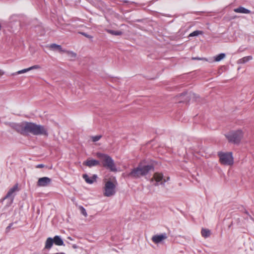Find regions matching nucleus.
I'll return each mask as SVG.
<instances>
[{
    "mask_svg": "<svg viewBox=\"0 0 254 254\" xmlns=\"http://www.w3.org/2000/svg\"><path fill=\"white\" fill-rule=\"evenodd\" d=\"M54 243L57 246H63L64 242L62 239L59 236H56L53 239Z\"/></svg>",
    "mask_w": 254,
    "mask_h": 254,
    "instance_id": "obj_15",
    "label": "nucleus"
},
{
    "mask_svg": "<svg viewBox=\"0 0 254 254\" xmlns=\"http://www.w3.org/2000/svg\"><path fill=\"white\" fill-rule=\"evenodd\" d=\"M60 254H64V253H61Z\"/></svg>",
    "mask_w": 254,
    "mask_h": 254,
    "instance_id": "obj_31",
    "label": "nucleus"
},
{
    "mask_svg": "<svg viewBox=\"0 0 254 254\" xmlns=\"http://www.w3.org/2000/svg\"><path fill=\"white\" fill-rule=\"evenodd\" d=\"M244 131L242 129L233 130L225 134L228 141L234 144H239L243 139Z\"/></svg>",
    "mask_w": 254,
    "mask_h": 254,
    "instance_id": "obj_5",
    "label": "nucleus"
},
{
    "mask_svg": "<svg viewBox=\"0 0 254 254\" xmlns=\"http://www.w3.org/2000/svg\"><path fill=\"white\" fill-rule=\"evenodd\" d=\"M107 32L112 35L116 36L121 35L123 34L122 32L120 31H114L110 29H107Z\"/></svg>",
    "mask_w": 254,
    "mask_h": 254,
    "instance_id": "obj_20",
    "label": "nucleus"
},
{
    "mask_svg": "<svg viewBox=\"0 0 254 254\" xmlns=\"http://www.w3.org/2000/svg\"><path fill=\"white\" fill-rule=\"evenodd\" d=\"M234 11L237 13H250V10L244 7H240L234 9Z\"/></svg>",
    "mask_w": 254,
    "mask_h": 254,
    "instance_id": "obj_18",
    "label": "nucleus"
},
{
    "mask_svg": "<svg viewBox=\"0 0 254 254\" xmlns=\"http://www.w3.org/2000/svg\"><path fill=\"white\" fill-rule=\"evenodd\" d=\"M72 248H74V249H76L77 248V246L75 245H73L72 246Z\"/></svg>",
    "mask_w": 254,
    "mask_h": 254,
    "instance_id": "obj_30",
    "label": "nucleus"
},
{
    "mask_svg": "<svg viewBox=\"0 0 254 254\" xmlns=\"http://www.w3.org/2000/svg\"><path fill=\"white\" fill-rule=\"evenodd\" d=\"M83 178L87 183L91 184L95 181L97 176L96 175H94L92 178H90L87 175L84 174L83 175Z\"/></svg>",
    "mask_w": 254,
    "mask_h": 254,
    "instance_id": "obj_14",
    "label": "nucleus"
},
{
    "mask_svg": "<svg viewBox=\"0 0 254 254\" xmlns=\"http://www.w3.org/2000/svg\"><path fill=\"white\" fill-rule=\"evenodd\" d=\"M153 169V167L150 165H143L142 163L132 171L128 174V177L133 178H140L141 176L147 175L148 172Z\"/></svg>",
    "mask_w": 254,
    "mask_h": 254,
    "instance_id": "obj_4",
    "label": "nucleus"
},
{
    "mask_svg": "<svg viewBox=\"0 0 254 254\" xmlns=\"http://www.w3.org/2000/svg\"><path fill=\"white\" fill-rule=\"evenodd\" d=\"M43 167H44V165H43V164H39L36 166V168H43Z\"/></svg>",
    "mask_w": 254,
    "mask_h": 254,
    "instance_id": "obj_26",
    "label": "nucleus"
},
{
    "mask_svg": "<svg viewBox=\"0 0 254 254\" xmlns=\"http://www.w3.org/2000/svg\"><path fill=\"white\" fill-rule=\"evenodd\" d=\"M54 243L53 239L50 237L48 238L45 243V249H50Z\"/></svg>",
    "mask_w": 254,
    "mask_h": 254,
    "instance_id": "obj_16",
    "label": "nucleus"
},
{
    "mask_svg": "<svg viewBox=\"0 0 254 254\" xmlns=\"http://www.w3.org/2000/svg\"><path fill=\"white\" fill-rule=\"evenodd\" d=\"M41 68V67L40 65L35 64V65H32L28 68L19 70V71H17L14 74H20L24 73L25 72H27L32 70L39 69H40Z\"/></svg>",
    "mask_w": 254,
    "mask_h": 254,
    "instance_id": "obj_12",
    "label": "nucleus"
},
{
    "mask_svg": "<svg viewBox=\"0 0 254 254\" xmlns=\"http://www.w3.org/2000/svg\"><path fill=\"white\" fill-rule=\"evenodd\" d=\"M192 59L193 60H202L203 59L200 58H192Z\"/></svg>",
    "mask_w": 254,
    "mask_h": 254,
    "instance_id": "obj_27",
    "label": "nucleus"
},
{
    "mask_svg": "<svg viewBox=\"0 0 254 254\" xmlns=\"http://www.w3.org/2000/svg\"><path fill=\"white\" fill-rule=\"evenodd\" d=\"M96 155L97 157L101 160L104 167L109 169L111 172H116L117 171L115 163L109 155L100 152L96 153Z\"/></svg>",
    "mask_w": 254,
    "mask_h": 254,
    "instance_id": "obj_3",
    "label": "nucleus"
},
{
    "mask_svg": "<svg viewBox=\"0 0 254 254\" xmlns=\"http://www.w3.org/2000/svg\"><path fill=\"white\" fill-rule=\"evenodd\" d=\"M220 163L224 165H232L233 164V157L231 152H219L218 153Z\"/></svg>",
    "mask_w": 254,
    "mask_h": 254,
    "instance_id": "obj_6",
    "label": "nucleus"
},
{
    "mask_svg": "<svg viewBox=\"0 0 254 254\" xmlns=\"http://www.w3.org/2000/svg\"><path fill=\"white\" fill-rule=\"evenodd\" d=\"M82 34H83L84 36H85V37H89V36L88 35H87V34H85V33H83Z\"/></svg>",
    "mask_w": 254,
    "mask_h": 254,
    "instance_id": "obj_29",
    "label": "nucleus"
},
{
    "mask_svg": "<svg viewBox=\"0 0 254 254\" xmlns=\"http://www.w3.org/2000/svg\"><path fill=\"white\" fill-rule=\"evenodd\" d=\"M4 71L2 69H0V76H2L4 74Z\"/></svg>",
    "mask_w": 254,
    "mask_h": 254,
    "instance_id": "obj_28",
    "label": "nucleus"
},
{
    "mask_svg": "<svg viewBox=\"0 0 254 254\" xmlns=\"http://www.w3.org/2000/svg\"><path fill=\"white\" fill-rule=\"evenodd\" d=\"M63 53H65L71 60H74L76 57V54L72 51L64 50Z\"/></svg>",
    "mask_w": 254,
    "mask_h": 254,
    "instance_id": "obj_17",
    "label": "nucleus"
},
{
    "mask_svg": "<svg viewBox=\"0 0 254 254\" xmlns=\"http://www.w3.org/2000/svg\"><path fill=\"white\" fill-rule=\"evenodd\" d=\"M153 179L157 183H160V184L162 185L165 182L169 180L170 178L167 177V179H166L164 178L162 174L156 173L154 174Z\"/></svg>",
    "mask_w": 254,
    "mask_h": 254,
    "instance_id": "obj_9",
    "label": "nucleus"
},
{
    "mask_svg": "<svg viewBox=\"0 0 254 254\" xmlns=\"http://www.w3.org/2000/svg\"><path fill=\"white\" fill-rule=\"evenodd\" d=\"M100 164V161L95 159H87L86 161L83 163V165L88 166V167H92L93 166H98Z\"/></svg>",
    "mask_w": 254,
    "mask_h": 254,
    "instance_id": "obj_11",
    "label": "nucleus"
},
{
    "mask_svg": "<svg viewBox=\"0 0 254 254\" xmlns=\"http://www.w3.org/2000/svg\"><path fill=\"white\" fill-rule=\"evenodd\" d=\"M101 137V135H96L92 137V139L93 142H96L99 140Z\"/></svg>",
    "mask_w": 254,
    "mask_h": 254,
    "instance_id": "obj_25",
    "label": "nucleus"
},
{
    "mask_svg": "<svg viewBox=\"0 0 254 254\" xmlns=\"http://www.w3.org/2000/svg\"><path fill=\"white\" fill-rule=\"evenodd\" d=\"M104 186L103 188V193L105 196L111 197L114 195L116 192L117 182L115 177L109 179H104Z\"/></svg>",
    "mask_w": 254,
    "mask_h": 254,
    "instance_id": "obj_2",
    "label": "nucleus"
},
{
    "mask_svg": "<svg viewBox=\"0 0 254 254\" xmlns=\"http://www.w3.org/2000/svg\"><path fill=\"white\" fill-rule=\"evenodd\" d=\"M201 235L204 237L207 238L210 235V231L207 229H202L201 230Z\"/></svg>",
    "mask_w": 254,
    "mask_h": 254,
    "instance_id": "obj_19",
    "label": "nucleus"
},
{
    "mask_svg": "<svg viewBox=\"0 0 254 254\" xmlns=\"http://www.w3.org/2000/svg\"><path fill=\"white\" fill-rule=\"evenodd\" d=\"M252 59V57L248 56L244 57L239 60V63L244 64Z\"/></svg>",
    "mask_w": 254,
    "mask_h": 254,
    "instance_id": "obj_22",
    "label": "nucleus"
},
{
    "mask_svg": "<svg viewBox=\"0 0 254 254\" xmlns=\"http://www.w3.org/2000/svg\"><path fill=\"white\" fill-rule=\"evenodd\" d=\"M167 238L166 234H162L153 236L152 238V240L155 244H158L166 239Z\"/></svg>",
    "mask_w": 254,
    "mask_h": 254,
    "instance_id": "obj_10",
    "label": "nucleus"
},
{
    "mask_svg": "<svg viewBox=\"0 0 254 254\" xmlns=\"http://www.w3.org/2000/svg\"><path fill=\"white\" fill-rule=\"evenodd\" d=\"M202 32L200 31H193V32L191 33L189 35V36H190V37L196 36L198 35L199 34H202Z\"/></svg>",
    "mask_w": 254,
    "mask_h": 254,
    "instance_id": "obj_24",
    "label": "nucleus"
},
{
    "mask_svg": "<svg viewBox=\"0 0 254 254\" xmlns=\"http://www.w3.org/2000/svg\"><path fill=\"white\" fill-rule=\"evenodd\" d=\"M18 190V185H15L12 188H11L8 192L7 193L6 196L3 198V200L8 199H9V204L8 205H11L13 201L14 197V192Z\"/></svg>",
    "mask_w": 254,
    "mask_h": 254,
    "instance_id": "obj_7",
    "label": "nucleus"
},
{
    "mask_svg": "<svg viewBox=\"0 0 254 254\" xmlns=\"http://www.w3.org/2000/svg\"><path fill=\"white\" fill-rule=\"evenodd\" d=\"M79 209L81 212V213L84 216L87 217V213L85 210V209L82 206H79Z\"/></svg>",
    "mask_w": 254,
    "mask_h": 254,
    "instance_id": "obj_23",
    "label": "nucleus"
},
{
    "mask_svg": "<svg viewBox=\"0 0 254 254\" xmlns=\"http://www.w3.org/2000/svg\"><path fill=\"white\" fill-rule=\"evenodd\" d=\"M49 48L53 51H58L60 53H63L64 50H63L61 45L56 44H52L49 46Z\"/></svg>",
    "mask_w": 254,
    "mask_h": 254,
    "instance_id": "obj_13",
    "label": "nucleus"
},
{
    "mask_svg": "<svg viewBox=\"0 0 254 254\" xmlns=\"http://www.w3.org/2000/svg\"><path fill=\"white\" fill-rule=\"evenodd\" d=\"M52 180L50 178L44 177L40 178L37 183V186L39 187H46L51 183Z\"/></svg>",
    "mask_w": 254,
    "mask_h": 254,
    "instance_id": "obj_8",
    "label": "nucleus"
},
{
    "mask_svg": "<svg viewBox=\"0 0 254 254\" xmlns=\"http://www.w3.org/2000/svg\"><path fill=\"white\" fill-rule=\"evenodd\" d=\"M225 57V54L221 53L215 57L214 61L215 62H219Z\"/></svg>",
    "mask_w": 254,
    "mask_h": 254,
    "instance_id": "obj_21",
    "label": "nucleus"
},
{
    "mask_svg": "<svg viewBox=\"0 0 254 254\" xmlns=\"http://www.w3.org/2000/svg\"><path fill=\"white\" fill-rule=\"evenodd\" d=\"M11 127L22 134L31 133L35 135H48L47 128L40 125L31 122H22L19 124L12 123Z\"/></svg>",
    "mask_w": 254,
    "mask_h": 254,
    "instance_id": "obj_1",
    "label": "nucleus"
}]
</instances>
